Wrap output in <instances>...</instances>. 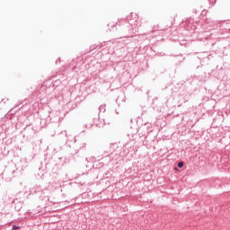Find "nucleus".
Wrapping results in <instances>:
<instances>
[{
  "instance_id": "obj_1",
  "label": "nucleus",
  "mask_w": 230,
  "mask_h": 230,
  "mask_svg": "<svg viewBox=\"0 0 230 230\" xmlns=\"http://www.w3.org/2000/svg\"><path fill=\"white\" fill-rule=\"evenodd\" d=\"M182 166H184V163L183 162H180L178 164V168H182Z\"/></svg>"
},
{
  "instance_id": "obj_2",
  "label": "nucleus",
  "mask_w": 230,
  "mask_h": 230,
  "mask_svg": "<svg viewBox=\"0 0 230 230\" xmlns=\"http://www.w3.org/2000/svg\"><path fill=\"white\" fill-rule=\"evenodd\" d=\"M13 229H14V230L21 229V226H13Z\"/></svg>"
}]
</instances>
